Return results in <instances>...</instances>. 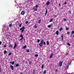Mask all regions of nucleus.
Here are the masks:
<instances>
[{"label":"nucleus","instance_id":"nucleus-1","mask_svg":"<svg viewBox=\"0 0 74 74\" xmlns=\"http://www.w3.org/2000/svg\"><path fill=\"white\" fill-rule=\"evenodd\" d=\"M43 40L41 41L40 42L39 44V45L40 47H42V45H43Z\"/></svg>","mask_w":74,"mask_h":74},{"label":"nucleus","instance_id":"nucleus-2","mask_svg":"<svg viewBox=\"0 0 74 74\" xmlns=\"http://www.w3.org/2000/svg\"><path fill=\"white\" fill-rule=\"evenodd\" d=\"M66 70H67V69L69 68V64H66Z\"/></svg>","mask_w":74,"mask_h":74},{"label":"nucleus","instance_id":"nucleus-3","mask_svg":"<svg viewBox=\"0 0 74 74\" xmlns=\"http://www.w3.org/2000/svg\"><path fill=\"white\" fill-rule=\"evenodd\" d=\"M18 6L17 7V8H21V4H19V5H18Z\"/></svg>","mask_w":74,"mask_h":74},{"label":"nucleus","instance_id":"nucleus-4","mask_svg":"<svg viewBox=\"0 0 74 74\" xmlns=\"http://www.w3.org/2000/svg\"><path fill=\"white\" fill-rule=\"evenodd\" d=\"M63 63V61L61 62H60L59 64V66H60V67L61 66H62V64Z\"/></svg>","mask_w":74,"mask_h":74},{"label":"nucleus","instance_id":"nucleus-5","mask_svg":"<svg viewBox=\"0 0 74 74\" xmlns=\"http://www.w3.org/2000/svg\"><path fill=\"white\" fill-rule=\"evenodd\" d=\"M25 12H24V11H22L21 13V14L22 15H25Z\"/></svg>","mask_w":74,"mask_h":74},{"label":"nucleus","instance_id":"nucleus-6","mask_svg":"<svg viewBox=\"0 0 74 74\" xmlns=\"http://www.w3.org/2000/svg\"><path fill=\"white\" fill-rule=\"evenodd\" d=\"M10 67L11 68L12 70H14V66H13L11 65H10Z\"/></svg>","mask_w":74,"mask_h":74},{"label":"nucleus","instance_id":"nucleus-7","mask_svg":"<svg viewBox=\"0 0 74 74\" xmlns=\"http://www.w3.org/2000/svg\"><path fill=\"white\" fill-rule=\"evenodd\" d=\"M52 57H53V53H51V55L50 56L49 58H50V59H51V58H52Z\"/></svg>","mask_w":74,"mask_h":74},{"label":"nucleus","instance_id":"nucleus-8","mask_svg":"<svg viewBox=\"0 0 74 74\" xmlns=\"http://www.w3.org/2000/svg\"><path fill=\"white\" fill-rule=\"evenodd\" d=\"M50 3V2L47 1V3H46V5H48Z\"/></svg>","mask_w":74,"mask_h":74},{"label":"nucleus","instance_id":"nucleus-9","mask_svg":"<svg viewBox=\"0 0 74 74\" xmlns=\"http://www.w3.org/2000/svg\"><path fill=\"white\" fill-rule=\"evenodd\" d=\"M16 43L14 44V45L13 47V48H14V49L15 48H16Z\"/></svg>","mask_w":74,"mask_h":74},{"label":"nucleus","instance_id":"nucleus-10","mask_svg":"<svg viewBox=\"0 0 74 74\" xmlns=\"http://www.w3.org/2000/svg\"><path fill=\"white\" fill-rule=\"evenodd\" d=\"M47 12H48V10H46V12L45 15V16H46V15H47Z\"/></svg>","mask_w":74,"mask_h":74},{"label":"nucleus","instance_id":"nucleus-11","mask_svg":"<svg viewBox=\"0 0 74 74\" xmlns=\"http://www.w3.org/2000/svg\"><path fill=\"white\" fill-rule=\"evenodd\" d=\"M25 29V27H22V28H21L20 29V30H22V29Z\"/></svg>","mask_w":74,"mask_h":74},{"label":"nucleus","instance_id":"nucleus-12","mask_svg":"<svg viewBox=\"0 0 74 74\" xmlns=\"http://www.w3.org/2000/svg\"><path fill=\"white\" fill-rule=\"evenodd\" d=\"M59 30L60 32H61L62 30H63V28L62 27H60L59 29Z\"/></svg>","mask_w":74,"mask_h":74},{"label":"nucleus","instance_id":"nucleus-13","mask_svg":"<svg viewBox=\"0 0 74 74\" xmlns=\"http://www.w3.org/2000/svg\"><path fill=\"white\" fill-rule=\"evenodd\" d=\"M66 30H68L69 29V28L67 27H66Z\"/></svg>","mask_w":74,"mask_h":74},{"label":"nucleus","instance_id":"nucleus-14","mask_svg":"<svg viewBox=\"0 0 74 74\" xmlns=\"http://www.w3.org/2000/svg\"><path fill=\"white\" fill-rule=\"evenodd\" d=\"M51 26H52V25H48L47 27H48V28H50V27H51Z\"/></svg>","mask_w":74,"mask_h":74},{"label":"nucleus","instance_id":"nucleus-15","mask_svg":"<svg viewBox=\"0 0 74 74\" xmlns=\"http://www.w3.org/2000/svg\"><path fill=\"white\" fill-rule=\"evenodd\" d=\"M56 34H57V35H58L59 34V32L58 31H57L56 32Z\"/></svg>","mask_w":74,"mask_h":74},{"label":"nucleus","instance_id":"nucleus-16","mask_svg":"<svg viewBox=\"0 0 74 74\" xmlns=\"http://www.w3.org/2000/svg\"><path fill=\"white\" fill-rule=\"evenodd\" d=\"M46 73H47V71L46 70H45L43 72V74H46Z\"/></svg>","mask_w":74,"mask_h":74},{"label":"nucleus","instance_id":"nucleus-17","mask_svg":"<svg viewBox=\"0 0 74 74\" xmlns=\"http://www.w3.org/2000/svg\"><path fill=\"white\" fill-rule=\"evenodd\" d=\"M23 48L24 49H25L26 48H27V47L26 46V45H25L24 46Z\"/></svg>","mask_w":74,"mask_h":74},{"label":"nucleus","instance_id":"nucleus-18","mask_svg":"<svg viewBox=\"0 0 74 74\" xmlns=\"http://www.w3.org/2000/svg\"><path fill=\"white\" fill-rule=\"evenodd\" d=\"M41 19H40V20H39L38 21V23H41Z\"/></svg>","mask_w":74,"mask_h":74},{"label":"nucleus","instance_id":"nucleus-19","mask_svg":"<svg viewBox=\"0 0 74 74\" xmlns=\"http://www.w3.org/2000/svg\"><path fill=\"white\" fill-rule=\"evenodd\" d=\"M19 64H16V67H18V66H19Z\"/></svg>","mask_w":74,"mask_h":74},{"label":"nucleus","instance_id":"nucleus-20","mask_svg":"<svg viewBox=\"0 0 74 74\" xmlns=\"http://www.w3.org/2000/svg\"><path fill=\"white\" fill-rule=\"evenodd\" d=\"M47 45H49V41H47Z\"/></svg>","mask_w":74,"mask_h":74},{"label":"nucleus","instance_id":"nucleus-21","mask_svg":"<svg viewBox=\"0 0 74 74\" xmlns=\"http://www.w3.org/2000/svg\"><path fill=\"white\" fill-rule=\"evenodd\" d=\"M4 52L5 54H5H6V53H7V51H6V50H4Z\"/></svg>","mask_w":74,"mask_h":74},{"label":"nucleus","instance_id":"nucleus-22","mask_svg":"<svg viewBox=\"0 0 74 74\" xmlns=\"http://www.w3.org/2000/svg\"><path fill=\"white\" fill-rule=\"evenodd\" d=\"M9 47H10V48L11 47L12 48H13V46H12V45H10V46H9Z\"/></svg>","mask_w":74,"mask_h":74},{"label":"nucleus","instance_id":"nucleus-23","mask_svg":"<svg viewBox=\"0 0 74 74\" xmlns=\"http://www.w3.org/2000/svg\"><path fill=\"white\" fill-rule=\"evenodd\" d=\"M53 21V19H50V21H49V22H52Z\"/></svg>","mask_w":74,"mask_h":74},{"label":"nucleus","instance_id":"nucleus-24","mask_svg":"<svg viewBox=\"0 0 74 74\" xmlns=\"http://www.w3.org/2000/svg\"><path fill=\"white\" fill-rule=\"evenodd\" d=\"M20 37H21L22 38H23V35H20Z\"/></svg>","mask_w":74,"mask_h":74},{"label":"nucleus","instance_id":"nucleus-25","mask_svg":"<svg viewBox=\"0 0 74 74\" xmlns=\"http://www.w3.org/2000/svg\"><path fill=\"white\" fill-rule=\"evenodd\" d=\"M67 45H69V46H71V45H70V43H69L68 42L67 43Z\"/></svg>","mask_w":74,"mask_h":74},{"label":"nucleus","instance_id":"nucleus-26","mask_svg":"<svg viewBox=\"0 0 74 74\" xmlns=\"http://www.w3.org/2000/svg\"><path fill=\"white\" fill-rule=\"evenodd\" d=\"M29 23V21H26L25 22V24H27V23Z\"/></svg>","mask_w":74,"mask_h":74},{"label":"nucleus","instance_id":"nucleus-27","mask_svg":"<svg viewBox=\"0 0 74 74\" xmlns=\"http://www.w3.org/2000/svg\"><path fill=\"white\" fill-rule=\"evenodd\" d=\"M38 54H36L35 56V57H38Z\"/></svg>","mask_w":74,"mask_h":74},{"label":"nucleus","instance_id":"nucleus-28","mask_svg":"<svg viewBox=\"0 0 74 74\" xmlns=\"http://www.w3.org/2000/svg\"><path fill=\"white\" fill-rule=\"evenodd\" d=\"M24 38H21L20 40V41H22V40H23V39Z\"/></svg>","mask_w":74,"mask_h":74},{"label":"nucleus","instance_id":"nucleus-29","mask_svg":"<svg viewBox=\"0 0 74 74\" xmlns=\"http://www.w3.org/2000/svg\"><path fill=\"white\" fill-rule=\"evenodd\" d=\"M43 68H44V65L42 64L41 66V68L43 69Z\"/></svg>","mask_w":74,"mask_h":74},{"label":"nucleus","instance_id":"nucleus-30","mask_svg":"<svg viewBox=\"0 0 74 74\" xmlns=\"http://www.w3.org/2000/svg\"><path fill=\"white\" fill-rule=\"evenodd\" d=\"M27 53H28V52H29V49H27Z\"/></svg>","mask_w":74,"mask_h":74},{"label":"nucleus","instance_id":"nucleus-31","mask_svg":"<svg viewBox=\"0 0 74 74\" xmlns=\"http://www.w3.org/2000/svg\"><path fill=\"white\" fill-rule=\"evenodd\" d=\"M14 63H15V62H14V61H13V62H12V64H14Z\"/></svg>","mask_w":74,"mask_h":74},{"label":"nucleus","instance_id":"nucleus-32","mask_svg":"<svg viewBox=\"0 0 74 74\" xmlns=\"http://www.w3.org/2000/svg\"><path fill=\"white\" fill-rule=\"evenodd\" d=\"M34 28H37V26L36 25H34Z\"/></svg>","mask_w":74,"mask_h":74},{"label":"nucleus","instance_id":"nucleus-33","mask_svg":"<svg viewBox=\"0 0 74 74\" xmlns=\"http://www.w3.org/2000/svg\"><path fill=\"white\" fill-rule=\"evenodd\" d=\"M40 40L39 39H37V42H38V43L39 42H40Z\"/></svg>","mask_w":74,"mask_h":74},{"label":"nucleus","instance_id":"nucleus-34","mask_svg":"<svg viewBox=\"0 0 74 74\" xmlns=\"http://www.w3.org/2000/svg\"><path fill=\"white\" fill-rule=\"evenodd\" d=\"M35 7L36 8H38V5H36Z\"/></svg>","mask_w":74,"mask_h":74},{"label":"nucleus","instance_id":"nucleus-35","mask_svg":"<svg viewBox=\"0 0 74 74\" xmlns=\"http://www.w3.org/2000/svg\"><path fill=\"white\" fill-rule=\"evenodd\" d=\"M11 26H12V24H10L9 25V27H10Z\"/></svg>","mask_w":74,"mask_h":74},{"label":"nucleus","instance_id":"nucleus-36","mask_svg":"<svg viewBox=\"0 0 74 74\" xmlns=\"http://www.w3.org/2000/svg\"><path fill=\"white\" fill-rule=\"evenodd\" d=\"M64 21H67V19H66V18H64Z\"/></svg>","mask_w":74,"mask_h":74},{"label":"nucleus","instance_id":"nucleus-37","mask_svg":"<svg viewBox=\"0 0 74 74\" xmlns=\"http://www.w3.org/2000/svg\"><path fill=\"white\" fill-rule=\"evenodd\" d=\"M12 54V53H9L8 55H9V56L11 55Z\"/></svg>","mask_w":74,"mask_h":74},{"label":"nucleus","instance_id":"nucleus-38","mask_svg":"<svg viewBox=\"0 0 74 74\" xmlns=\"http://www.w3.org/2000/svg\"><path fill=\"white\" fill-rule=\"evenodd\" d=\"M24 31V29H23L21 30V33H23V31Z\"/></svg>","mask_w":74,"mask_h":74},{"label":"nucleus","instance_id":"nucleus-39","mask_svg":"<svg viewBox=\"0 0 74 74\" xmlns=\"http://www.w3.org/2000/svg\"><path fill=\"white\" fill-rule=\"evenodd\" d=\"M72 34H74V31H72Z\"/></svg>","mask_w":74,"mask_h":74},{"label":"nucleus","instance_id":"nucleus-40","mask_svg":"<svg viewBox=\"0 0 74 74\" xmlns=\"http://www.w3.org/2000/svg\"><path fill=\"white\" fill-rule=\"evenodd\" d=\"M1 44H2V42L0 41V45H1Z\"/></svg>","mask_w":74,"mask_h":74},{"label":"nucleus","instance_id":"nucleus-41","mask_svg":"<svg viewBox=\"0 0 74 74\" xmlns=\"http://www.w3.org/2000/svg\"><path fill=\"white\" fill-rule=\"evenodd\" d=\"M4 48H6V45H5L4 46Z\"/></svg>","mask_w":74,"mask_h":74},{"label":"nucleus","instance_id":"nucleus-42","mask_svg":"<svg viewBox=\"0 0 74 74\" xmlns=\"http://www.w3.org/2000/svg\"><path fill=\"white\" fill-rule=\"evenodd\" d=\"M34 11H37V9H35Z\"/></svg>","mask_w":74,"mask_h":74},{"label":"nucleus","instance_id":"nucleus-43","mask_svg":"<svg viewBox=\"0 0 74 74\" xmlns=\"http://www.w3.org/2000/svg\"><path fill=\"white\" fill-rule=\"evenodd\" d=\"M1 71H2V69L1 68H0V72H1Z\"/></svg>","mask_w":74,"mask_h":74},{"label":"nucleus","instance_id":"nucleus-44","mask_svg":"<svg viewBox=\"0 0 74 74\" xmlns=\"http://www.w3.org/2000/svg\"><path fill=\"white\" fill-rule=\"evenodd\" d=\"M43 45H45V42H43Z\"/></svg>","mask_w":74,"mask_h":74},{"label":"nucleus","instance_id":"nucleus-45","mask_svg":"<svg viewBox=\"0 0 74 74\" xmlns=\"http://www.w3.org/2000/svg\"><path fill=\"white\" fill-rule=\"evenodd\" d=\"M21 25H22V24H20L19 26V27H21Z\"/></svg>","mask_w":74,"mask_h":74},{"label":"nucleus","instance_id":"nucleus-46","mask_svg":"<svg viewBox=\"0 0 74 74\" xmlns=\"http://www.w3.org/2000/svg\"><path fill=\"white\" fill-rule=\"evenodd\" d=\"M33 73H35V70L34 69L33 70Z\"/></svg>","mask_w":74,"mask_h":74},{"label":"nucleus","instance_id":"nucleus-47","mask_svg":"<svg viewBox=\"0 0 74 74\" xmlns=\"http://www.w3.org/2000/svg\"><path fill=\"white\" fill-rule=\"evenodd\" d=\"M54 16L55 17V18H56V16L55 15H54Z\"/></svg>","mask_w":74,"mask_h":74},{"label":"nucleus","instance_id":"nucleus-48","mask_svg":"<svg viewBox=\"0 0 74 74\" xmlns=\"http://www.w3.org/2000/svg\"><path fill=\"white\" fill-rule=\"evenodd\" d=\"M67 34H68V35L69 34H70V32H68L67 33Z\"/></svg>","mask_w":74,"mask_h":74},{"label":"nucleus","instance_id":"nucleus-49","mask_svg":"<svg viewBox=\"0 0 74 74\" xmlns=\"http://www.w3.org/2000/svg\"><path fill=\"white\" fill-rule=\"evenodd\" d=\"M69 54V53L67 52L66 53V55H67Z\"/></svg>","mask_w":74,"mask_h":74},{"label":"nucleus","instance_id":"nucleus-50","mask_svg":"<svg viewBox=\"0 0 74 74\" xmlns=\"http://www.w3.org/2000/svg\"><path fill=\"white\" fill-rule=\"evenodd\" d=\"M29 64H31V62H29Z\"/></svg>","mask_w":74,"mask_h":74},{"label":"nucleus","instance_id":"nucleus-51","mask_svg":"<svg viewBox=\"0 0 74 74\" xmlns=\"http://www.w3.org/2000/svg\"><path fill=\"white\" fill-rule=\"evenodd\" d=\"M70 63L69 64V65H70V64H71V62H70Z\"/></svg>","mask_w":74,"mask_h":74},{"label":"nucleus","instance_id":"nucleus-52","mask_svg":"<svg viewBox=\"0 0 74 74\" xmlns=\"http://www.w3.org/2000/svg\"><path fill=\"white\" fill-rule=\"evenodd\" d=\"M63 38H62V40H63Z\"/></svg>","mask_w":74,"mask_h":74},{"label":"nucleus","instance_id":"nucleus-53","mask_svg":"<svg viewBox=\"0 0 74 74\" xmlns=\"http://www.w3.org/2000/svg\"><path fill=\"white\" fill-rule=\"evenodd\" d=\"M66 3H67V2H65V4H66Z\"/></svg>","mask_w":74,"mask_h":74},{"label":"nucleus","instance_id":"nucleus-54","mask_svg":"<svg viewBox=\"0 0 74 74\" xmlns=\"http://www.w3.org/2000/svg\"><path fill=\"white\" fill-rule=\"evenodd\" d=\"M10 63H12V62H10Z\"/></svg>","mask_w":74,"mask_h":74},{"label":"nucleus","instance_id":"nucleus-55","mask_svg":"<svg viewBox=\"0 0 74 74\" xmlns=\"http://www.w3.org/2000/svg\"><path fill=\"white\" fill-rule=\"evenodd\" d=\"M69 13L70 14H71V11H69Z\"/></svg>","mask_w":74,"mask_h":74},{"label":"nucleus","instance_id":"nucleus-56","mask_svg":"<svg viewBox=\"0 0 74 74\" xmlns=\"http://www.w3.org/2000/svg\"><path fill=\"white\" fill-rule=\"evenodd\" d=\"M59 5L60 6V7L61 6L60 4H59Z\"/></svg>","mask_w":74,"mask_h":74},{"label":"nucleus","instance_id":"nucleus-57","mask_svg":"<svg viewBox=\"0 0 74 74\" xmlns=\"http://www.w3.org/2000/svg\"><path fill=\"white\" fill-rule=\"evenodd\" d=\"M63 36H61L62 38H63Z\"/></svg>","mask_w":74,"mask_h":74},{"label":"nucleus","instance_id":"nucleus-58","mask_svg":"<svg viewBox=\"0 0 74 74\" xmlns=\"http://www.w3.org/2000/svg\"><path fill=\"white\" fill-rule=\"evenodd\" d=\"M7 29H8H8H9V27H8L7 28Z\"/></svg>","mask_w":74,"mask_h":74},{"label":"nucleus","instance_id":"nucleus-59","mask_svg":"<svg viewBox=\"0 0 74 74\" xmlns=\"http://www.w3.org/2000/svg\"><path fill=\"white\" fill-rule=\"evenodd\" d=\"M35 72H33V74H35Z\"/></svg>","mask_w":74,"mask_h":74},{"label":"nucleus","instance_id":"nucleus-60","mask_svg":"<svg viewBox=\"0 0 74 74\" xmlns=\"http://www.w3.org/2000/svg\"><path fill=\"white\" fill-rule=\"evenodd\" d=\"M56 71H58V70H56Z\"/></svg>","mask_w":74,"mask_h":74},{"label":"nucleus","instance_id":"nucleus-61","mask_svg":"<svg viewBox=\"0 0 74 74\" xmlns=\"http://www.w3.org/2000/svg\"><path fill=\"white\" fill-rule=\"evenodd\" d=\"M73 37H74V35H73Z\"/></svg>","mask_w":74,"mask_h":74},{"label":"nucleus","instance_id":"nucleus-62","mask_svg":"<svg viewBox=\"0 0 74 74\" xmlns=\"http://www.w3.org/2000/svg\"><path fill=\"white\" fill-rule=\"evenodd\" d=\"M38 60H39V58H38Z\"/></svg>","mask_w":74,"mask_h":74},{"label":"nucleus","instance_id":"nucleus-63","mask_svg":"<svg viewBox=\"0 0 74 74\" xmlns=\"http://www.w3.org/2000/svg\"><path fill=\"white\" fill-rule=\"evenodd\" d=\"M24 40L25 41V39H24Z\"/></svg>","mask_w":74,"mask_h":74},{"label":"nucleus","instance_id":"nucleus-64","mask_svg":"<svg viewBox=\"0 0 74 74\" xmlns=\"http://www.w3.org/2000/svg\"><path fill=\"white\" fill-rule=\"evenodd\" d=\"M2 29L3 30V28Z\"/></svg>","mask_w":74,"mask_h":74}]
</instances>
